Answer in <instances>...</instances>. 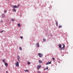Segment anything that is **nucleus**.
I'll return each mask as SVG.
<instances>
[{
	"label": "nucleus",
	"instance_id": "nucleus-1",
	"mask_svg": "<svg viewBox=\"0 0 73 73\" xmlns=\"http://www.w3.org/2000/svg\"><path fill=\"white\" fill-rule=\"evenodd\" d=\"M38 55L39 56L40 58H41V57H42V56H43V54H42L41 53H39L38 54Z\"/></svg>",
	"mask_w": 73,
	"mask_h": 73
},
{
	"label": "nucleus",
	"instance_id": "nucleus-2",
	"mask_svg": "<svg viewBox=\"0 0 73 73\" xmlns=\"http://www.w3.org/2000/svg\"><path fill=\"white\" fill-rule=\"evenodd\" d=\"M19 63L18 62H17L15 63L16 66H19Z\"/></svg>",
	"mask_w": 73,
	"mask_h": 73
},
{
	"label": "nucleus",
	"instance_id": "nucleus-3",
	"mask_svg": "<svg viewBox=\"0 0 73 73\" xmlns=\"http://www.w3.org/2000/svg\"><path fill=\"white\" fill-rule=\"evenodd\" d=\"M37 69L38 70H39V69L40 68H41V65H39L38 66H37Z\"/></svg>",
	"mask_w": 73,
	"mask_h": 73
},
{
	"label": "nucleus",
	"instance_id": "nucleus-4",
	"mask_svg": "<svg viewBox=\"0 0 73 73\" xmlns=\"http://www.w3.org/2000/svg\"><path fill=\"white\" fill-rule=\"evenodd\" d=\"M65 49V45L64 44H63V46L61 48V50H64Z\"/></svg>",
	"mask_w": 73,
	"mask_h": 73
},
{
	"label": "nucleus",
	"instance_id": "nucleus-5",
	"mask_svg": "<svg viewBox=\"0 0 73 73\" xmlns=\"http://www.w3.org/2000/svg\"><path fill=\"white\" fill-rule=\"evenodd\" d=\"M12 7L13 8V9H15V8H17V6L16 5H13L12 6Z\"/></svg>",
	"mask_w": 73,
	"mask_h": 73
},
{
	"label": "nucleus",
	"instance_id": "nucleus-6",
	"mask_svg": "<svg viewBox=\"0 0 73 73\" xmlns=\"http://www.w3.org/2000/svg\"><path fill=\"white\" fill-rule=\"evenodd\" d=\"M51 64V61L49 63H46V65H48V64Z\"/></svg>",
	"mask_w": 73,
	"mask_h": 73
},
{
	"label": "nucleus",
	"instance_id": "nucleus-7",
	"mask_svg": "<svg viewBox=\"0 0 73 73\" xmlns=\"http://www.w3.org/2000/svg\"><path fill=\"white\" fill-rule=\"evenodd\" d=\"M36 46H37V47H39V46H40V45H39V43H37L36 44Z\"/></svg>",
	"mask_w": 73,
	"mask_h": 73
},
{
	"label": "nucleus",
	"instance_id": "nucleus-8",
	"mask_svg": "<svg viewBox=\"0 0 73 73\" xmlns=\"http://www.w3.org/2000/svg\"><path fill=\"white\" fill-rule=\"evenodd\" d=\"M17 57L18 60L19 61V60H20V56H18Z\"/></svg>",
	"mask_w": 73,
	"mask_h": 73
},
{
	"label": "nucleus",
	"instance_id": "nucleus-9",
	"mask_svg": "<svg viewBox=\"0 0 73 73\" xmlns=\"http://www.w3.org/2000/svg\"><path fill=\"white\" fill-rule=\"evenodd\" d=\"M58 46L59 48H61V44H59Z\"/></svg>",
	"mask_w": 73,
	"mask_h": 73
},
{
	"label": "nucleus",
	"instance_id": "nucleus-10",
	"mask_svg": "<svg viewBox=\"0 0 73 73\" xmlns=\"http://www.w3.org/2000/svg\"><path fill=\"white\" fill-rule=\"evenodd\" d=\"M5 66H8V64H7V63L5 62Z\"/></svg>",
	"mask_w": 73,
	"mask_h": 73
},
{
	"label": "nucleus",
	"instance_id": "nucleus-11",
	"mask_svg": "<svg viewBox=\"0 0 73 73\" xmlns=\"http://www.w3.org/2000/svg\"><path fill=\"white\" fill-rule=\"evenodd\" d=\"M13 11H14V12H16V9H13Z\"/></svg>",
	"mask_w": 73,
	"mask_h": 73
},
{
	"label": "nucleus",
	"instance_id": "nucleus-12",
	"mask_svg": "<svg viewBox=\"0 0 73 73\" xmlns=\"http://www.w3.org/2000/svg\"><path fill=\"white\" fill-rule=\"evenodd\" d=\"M18 27H20V26H21V25L19 23V24H18Z\"/></svg>",
	"mask_w": 73,
	"mask_h": 73
},
{
	"label": "nucleus",
	"instance_id": "nucleus-13",
	"mask_svg": "<svg viewBox=\"0 0 73 73\" xmlns=\"http://www.w3.org/2000/svg\"><path fill=\"white\" fill-rule=\"evenodd\" d=\"M39 63H42V62L41 60H39Z\"/></svg>",
	"mask_w": 73,
	"mask_h": 73
},
{
	"label": "nucleus",
	"instance_id": "nucleus-14",
	"mask_svg": "<svg viewBox=\"0 0 73 73\" xmlns=\"http://www.w3.org/2000/svg\"><path fill=\"white\" fill-rule=\"evenodd\" d=\"M19 7H20V5H18L17 6V8H19Z\"/></svg>",
	"mask_w": 73,
	"mask_h": 73
},
{
	"label": "nucleus",
	"instance_id": "nucleus-15",
	"mask_svg": "<svg viewBox=\"0 0 73 73\" xmlns=\"http://www.w3.org/2000/svg\"><path fill=\"white\" fill-rule=\"evenodd\" d=\"M25 72H29V70H25Z\"/></svg>",
	"mask_w": 73,
	"mask_h": 73
},
{
	"label": "nucleus",
	"instance_id": "nucleus-16",
	"mask_svg": "<svg viewBox=\"0 0 73 73\" xmlns=\"http://www.w3.org/2000/svg\"><path fill=\"white\" fill-rule=\"evenodd\" d=\"M46 69H48V67H47L46 68H45L44 69V70H46Z\"/></svg>",
	"mask_w": 73,
	"mask_h": 73
},
{
	"label": "nucleus",
	"instance_id": "nucleus-17",
	"mask_svg": "<svg viewBox=\"0 0 73 73\" xmlns=\"http://www.w3.org/2000/svg\"><path fill=\"white\" fill-rule=\"evenodd\" d=\"M19 49H20V50H22V48L21 47H19Z\"/></svg>",
	"mask_w": 73,
	"mask_h": 73
},
{
	"label": "nucleus",
	"instance_id": "nucleus-18",
	"mask_svg": "<svg viewBox=\"0 0 73 73\" xmlns=\"http://www.w3.org/2000/svg\"><path fill=\"white\" fill-rule=\"evenodd\" d=\"M59 28H62V26L61 25H60L59 26Z\"/></svg>",
	"mask_w": 73,
	"mask_h": 73
},
{
	"label": "nucleus",
	"instance_id": "nucleus-19",
	"mask_svg": "<svg viewBox=\"0 0 73 73\" xmlns=\"http://www.w3.org/2000/svg\"><path fill=\"white\" fill-rule=\"evenodd\" d=\"M46 41V39H44V38H43V41Z\"/></svg>",
	"mask_w": 73,
	"mask_h": 73
},
{
	"label": "nucleus",
	"instance_id": "nucleus-20",
	"mask_svg": "<svg viewBox=\"0 0 73 73\" xmlns=\"http://www.w3.org/2000/svg\"><path fill=\"white\" fill-rule=\"evenodd\" d=\"M20 38L21 39H23V36H20Z\"/></svg>",
	"mask_w": 73,
	"mask_h": 73
},
{
	"label": "nucleus",
	"instance_id": "nucleus-21",
	"mask_svg": "<svg viewBox=\"0 0 73 73\" xmlns=\"http://www.w3.org/2000/svg\"><path fill=\"white\" fill-rule=\"evenodd\" d=\"M27 64L28 65H30V64H31V63H30V62H28Z\"/></svg>",
	"mask_w": 73,
	"mask_h": 73
},
{
	"label": "nucleus",
	"instance_id": "nucleus-22",
	"mask_svg": "<svg viewBox=\"0 0 73 73\" xmlns=\"http://www.w3.org/2000/svg\"><path fill=\"white\" fill-rule=\"evenodd\" d=\"M56 26H57V24H58V23H57V22H56Z\"/></svg>",
	"mask_w": 73,
	"mask_h": 73
},
{
	"label": "nucleus",
	"instance_id": "nucleus-23",
	"mask_svg": "<svg viewBox=\"0 0 73 73\" xmlns=\"http://www.w3.org/2000/svg\"><path fill=\"white\" fill-rule=\"evenodd\" d=\"M38 73H41V72H40V71H38Z\"/></svg>",
	"mask_w": 73,
	"mask_h": 73
},
{
	"label": "nucleus",
	"instance_id": "nucleus-24",
	"mask_svg": "<svg viewBox=\"0 0 73 73\" xmlns=\"http://www.w3.org/2000/svg\"><path fill=\"white\" fill-rule=\"evenodd\" d=\"M11 20H12V21H14L15 20V19H11Z\"/></svg>",
	"mask_w": 73,
	"mask_h": 73
},
{
	"label": "nucleus",
	"instance_id": "nucleus-25",
	"mask_svg": "<svg viewBox=\"0 0 73 73\" xmlns=\"http://www.w3.org/2000/svg\"><path fill=\"white\" fill-rule=\"evenodd\" d=\"M3 62H5V60H3Z\"/></svg>",
	"mask_w": 73,
	"mask_h": 73
},
{
	"label": "nucleus",
	"instance_id": "nucleus-26",
	"mask_svg": "<svg viewBox=\"0 0 73 73\" xmlns=\"http://www.w3.org/2000/svg\"><path fill=\"white\" fill-rule=\"evenodd\" d=\"M52 59L53 60H55V59H54V58H52Z\"/></svg>",
	"mask_w": 73,
	"mask_h": 73
},
{
	"label": "nucleus",
	"instance_id": "nucleus-27",
	"mask_svg": "<svg viewBox=\"0 0 73 73\" xmlns=\"http://www.w3.org/2000/svg\"><path fill=\"white\" fill-rule=\"evenodd\" d=\"M5 13H6L7 12V11L6 10H5Z\"/></svg>",
	"mask_w": 73,
	"mask_h": 73
},
{
	"label": "nucleus",
	"instance_id": "nucleus-28",
	"mask_svg": "<svg viewBox=\"0 0 73 73\" xmlns=\"http://www.w3.org/2000/svg\"><path fill=\"white\" fill-rule=\"evenodd\" d=\"M3 31H1V33H2L3 32Z\"/></svg>",
	"mask_w": 73,
	"mask_h": 73
},
{
	"label": "nucleus",
	"instance_id": "nucleus-29",
	"mask_svg": "<svg viewBox=\"0 0 73 73\" xmlns=\"http://www.w3.org/2000/svg\"><path fill=\"white\" fill-rule=\"evenodd\" d=\"M6 72L7 73H8L7 71H6Z\"/></svg>",
	"mask_w": 73,
	"mask_h": 73
}]
</instances>
